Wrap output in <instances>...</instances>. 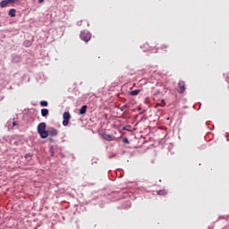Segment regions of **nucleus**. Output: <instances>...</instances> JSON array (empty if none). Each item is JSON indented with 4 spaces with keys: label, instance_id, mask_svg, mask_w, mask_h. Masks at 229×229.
Segmentation results:
<instances>
[{
    "label": "nucleus",
    "instance_id": "nucleus-1",
    "mask_svg": "<svg viewBox=\"0 0 229 229\" xmlns=\"http://www.w3.org/2000/svg\"><path fill=\"white\" fill-rule=\"evenodd\" d=\"M38 133L41 139H47L49 137V133L46 131V123L42 122L38 125Z\"/></svg>",
    "mask_w": 229,
    "mask_h": 229
},
{
    "label": "nucleus",
    "instance_id": "nucleus-2",
    "mask_svg": "<svg viewBox=\"0 0 229 229\" xmlns=\"http://www.w3.org/2000/svg\"><path fill=\"white\" fill-rule=\"evenodd\" d=\"M80 38L84 42H89L90 40V38H92V34H90V32H89V30H82V31H81Z\"/></svg>",
    "mask_w": 229,
    "mask_h": 229
},
{
    "label": "nucleus",
    "instance_id": "nucleus-3",
    "mask_svg": "<svg viewBox=\"0 0 229 229\" xmlns=\"http://www.w3.org/2000/svg\"><path fill=\"white\" fill-rule=\"evenodd\" d=\"M63 126H69V121L71 120V114L64 112L63 114Z\"/></svg>",
    "mask_w": 229,
    "mask_h": 229
},
{
    "label": "nucleus",
    "instance_id": "nucleus-4",
    "mask_svg": "<svg viewBox=\"0 0 229 229\" xmlns=\"http://www.w3.org/2000/svg\"><path fill=\"white\" fill-rule=\"evenodd\" d=\"M101 137L103 140H106L107 142H112V140H115V138L106 132H102Z\"/></svg>",
    "mask_w": 229,
    "mask_h": 229
},
{
    "label": "nucleus",
    "instance_id": "nucleus-5",
    "mask_svg": "<svg viewBox=\"0 0 229 229\" xmlns=\"http://www.w3.org/2000/svg\"><path fill=\"white\" fill-rule=\"evenodd\" d=\"M177 92L179 94H183V92H185V81H180L178 82V89H177Z\"/></svg>",
    "mask_w": 229,
    "mask_h": 229
},
{
    "label": "nucleus",
    "instance_id": "nucleus-6",
    "mask_svg": "<svg viewBox=\"0 0 229 229\" xmlns=\"http://www.w3.org/2000/svg\"><path fill=\"white\" fill-rule=\"evenodd\" d=\"M47 131L50 137H56L58 135V130L55 127H50Z\"/></svg>",
    "mask_w": 229,
    "mask_h": 229
},
{
    "label": "nucleus",
    "instance_id": "nucleus-7",
    "mask_svg": "<svg viewBox=\"0 0 229 229\" xmlns=\"http://www.w3.org/2000/svg\"><path fill=\"white\" fill-rule=\"evenodd\" d=\"M87 105L82 106L80 109V115H85L87 114Z\"/></svg>",
    "mask_w": 229,
    "mask_h": 229
},
{
    "label": "nucleus",
    "instance_id": "nucleus-8",
    "mask_svg": "<svg viewBox=\"0 0 229 229\" xmlns=\"http://www.w3.org/2000/svg\"><path fill=\"white\" fill-rule=\"evenodd\" d=\"M41 115L42 117H47V115H49V109L47 108L41 109Z\"/></svg>",
    "mask_w": 229,
    "mask_h": 229
},
{
    "label": "nucleus",
    "instance_id": "nucleus-9",
    "mask_svg": "<svg viewBox=\"0 0 229 229\" xmlns=\"http://www.w3.org/2000/svg\"><path fill=\"white\" fill-rule=\"evenodd\" d=\"M157 194L158 196H165V195H167V191H165V190H159V191H157Z\"/></svg>",
    "mask_w": 229,
    "mask_h": 229
},
{
    "label": "nucleus",
    "instance_id": "nucleus-10",
    "mask_svg": "<svg viewBox=\"0 0 229 229\" xmlns=\"http://www.w3.org/2000/svg\"><path fill=\"white\" fill-rule=\"evenodd\" d=\"M6 6H8V1L7 0H2L0 2V7L1 8H6Z\"/></svg>",
    "mask_w": 229,
    "mask_h": 229
},
{
    "label": "nucleus",
    "instance_id": "nucleus-11",
    "mask_svg": "<svg viewBox=\"0 0 229 229\" xmlns=\"http://www.w3.org/2000/svg\"><path fill=\"white\" fill-rule=\"evenodd\" d=\"M140 94V89H134L132 91H130L131 96H139Z\"/></svg>",
    "mask_w": 229,
    "mask_h": 229
},
{
    "label": "nucleus",
    "instance_id": "nucleus-12",
    "mask_svg": "<svg viewBox=\"0 0 229 229\" xmlns=\"http://www.w3.org/2000/svg\"><path fill=\"white\" fill-rule=\"evenodd\" d=\"M17 13V11L15 9H10L9 11V15L11 17H15V13Z\"/></svg>",
    "mask_w": 229,
    "mask_h": 229
},
{
    "label": "nucleus",
    "instance_id": "nucleus-13",
    "mask_svg": "<svg viewBox=\"0 0 229 229\" xmlns=\"http://www.w3.org/2000/svg\"><path fill=\"white\" fill-rule=\"evenodd\" d=\"M23 46H24L25 47H31V41H30V40H25V41L23 42Z\"/></svg>",
    "mask_w": 229,
    "mask_h": 229
},
{
    "label": "nucleus",
    "instance_id": "nucleus-14",
    "mask_svg": "<svg viewBox=\"0 0 229 229\" xmlns=\"http://www.w3.org/2000/svg\"><path fill=\"white\" fill-rule=\"evenodd\" d=\"M50 157H55V148L53 146L49 147Z\"/></svg>",
    "mask_w": 229,
    "mask_h": 229
},
{
    "label": "nucleus",
    "instance_id": "nucleus-15",
    "mask_svg": "<svg viewBox=\"0 0 229 229\" xmlns=\"http://www.w3.org/2000/svg\"><path fill=\"white\" fill-rule=\"evenodd\" d=\"M126 108H130V104H125L122 107H120L121 112H124Z\"/></svg>",
    "mask_w": 229,
    "mask_h": 229
},
{
    "label": "nucleus",
    "instance_id": "nucleus-16",
    "mask_svg": "<svg viewBox=\"0 0 229 229\" xmlns=\"http://www.w3.org/2000/svg\"><path fill=\"white\" fill-rule=\"evenodd\" d=\"M39 105H40V106H47L48 104H47V101L42 100V101H40Z\"/></svg>",
    "mask_w": 229,
    "mask_h": 229
},
{
    "label": "nucleus",
    "instance_id": "nucleus-17",
    "mask_svg": "<svg viewBox=\"0 0 229 229\" xmlns=\"http://www.w3.org/2000/svg\"><path fill=\"white\" fill-rule=\"evenodd\" d=\"M123 144H130V140H128V138H123Z\"/></svg>",
    "mask_w": 229,
    "mask_h": 229
},
{
    "label": "nucleus",
    "instance_id": "nucleus-18",
    "mask_svg": "<svg viewBox=\"0 0 229 229\" xmlns=\"http://www.w3.org/2000/svg\"><path fill=\"white\" fill-rule=\"evenodd\" d=\"M7 1V4H12L13 3H17V1L19 0H6Z\"/></svg>",
    "mask_w": 229,
    "mask_h": 229
},
{
    "label": "nucleus",
    "instance_id": "nucleus-19",
    "mask_svg": "<svg viewBox=\"0 0 229 229\" xmlns=\"http://www.w3.org/2000/svg\"><path fill=\"white\" fill-rule=\"evenodd\" d=\"M167 47H169V46H167V45H162V46L160 47V49L164 50V49H167Z\"/></svg>",
    "mask_w": 229,
    "mask_h": 229
},
{
    "label": "nucleus",
    "instance_id": "nucleus-20",
    "mask_svg": "<svg viewBox=\"0 0 229 229\" xmlns=\"http://www.w3.org/2000/svg\"><path fill=\"white\" fill-rule=\"evenodd\" d=\"M128 128H130V126H125V127L123 128V130L124 131H130V129H128Z\"/></svg>",
    "mask_w": 229,
    "mask_h": 229
},
{
    "label": "nucleus",
    "instance_id": "nucleus-21",
    "mask_svg": "<svg viewBox=\"0 0 229 229\" xmlns=\"http://www.w3.org/2000/svg\"><path fill=\"white\" fill-rule=\"evenodd\" d=\"M31 157H33V155L30 153L25 155V158H31Z\"/></svg>",
    "mask_w": 229,
    "mask_h": 229
},
{
    "label": "nucleus",
    "instance_id": "nucleus-22",
    "mask_svg": "<svg viewBox=\"0 0 229 229\" xmlns=\"http://www.w3.org/2000/svg\"><path fill=\"white\" fill-rule=\"evenodd\" d=\"M13 126H17V122H13Z\"/></svg>",
    "mask_w": 229,
    "mask_h": 229
},
{
    "label": "nucleus",
    "instance_id": "nucleus-23",
    "mask_svg": "<svg viewBox=\"0 0 229 229\" xmlns=\"http://www.w3.org/2000/svg\"><path fill=\"white\" fill-rule=\"evenodd\" d=\"M208 229H214V225L208 226Z\"/></svg>",
    "mask_w": 229,
    "mask_h": 229
},
{
    "label": "nucleus",
    "instance_id": "nucleus-24",
    "mask_svg": "<svg viewBox=\"0 0 229 229\" xmlns=\"http://www.w3.org/2000/svg\"><path fill=\"white\" fill-rule=\"evenodd\" d=\"M38 3H44V0H38Z\"/></svg>",
    "mask_w": 229,
    "mask_h": 229
},
{
    "label": "nucleus",
    "instance_id": "nucleus-25",
    "mask_svg": "<svg viewBox=\"0 0 229 229\" xmlns=\"http://www.w3.org/2000/svg\"><path fill=\"white\" fill-rule=\"evenodd\" d=\"M206 124H208V122H206Z\"/></svg>",
    "mask_w": 229,
    "mask_h": 229
}]
</instances>
